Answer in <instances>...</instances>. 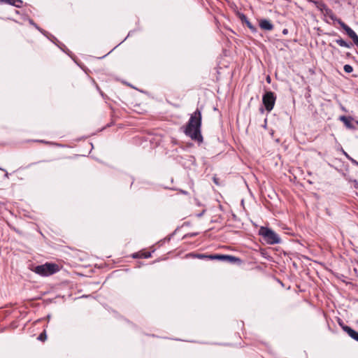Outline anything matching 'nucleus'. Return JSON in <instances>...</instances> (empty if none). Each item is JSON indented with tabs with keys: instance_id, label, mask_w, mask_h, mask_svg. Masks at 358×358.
I'll list each match as a JSON object with an SVG mask.
<instances>
[{
	"instance_id": "obj_1",
	"label": "nucleus",
	"mask_w": 358,
	"mask_h": 358,
	"mask_svg": "<svg viewBox=\"0 0 358 358\" xmlns=\"http://www.w3.org/2000/svg\"><path fill=\"white\" fill-rule=\"evenodd\" d=\"M201 112L197 108L190 116V118L184 129L186 136L191 139L202 142L203 137L201 134Z\"/></svg>"
},
{
	"instance_id": "obj_2",
	"label": "nucleus",
	"mask_w": 358,
	"mask_h": 358,
	"mask_svg": "<svg viewBox=\"0 0 358 358\" xmlns=\"http://www.w3.org/2000/svg\"><path fill=\"white\" fill-rule=\"evenodd\" d=\"M258 234L267 244L275 245L281 242L280 236L270 228L261 227Z\"/></svg>"
},
{
	"instance_id": "obj_3",
	"label": "nucleus",
	"mask_w": 358,
	"mask_h": 358,
	"mask_svg": "<svg viewBox=\"0 0 358 358\" xmlns=\"http://www.w3.org/2000/svg\"><path fill=\"white\" fill-rule=\"evenodd\" d=\"M59 271V267L54 263H45L35 267L34 272L42 276H48Z\"/></svg>"
},
{
	"instance_id": "obj_4",
	"label": "nucleus",
	"mask_w": 358,
	"mask_h": 358,
	"mask_svg": "<svg viewBox=\"0 0 358 358\" xmlns=\"http://www.w3.org/2000/svg\"><path fill=\"white\" fill-rule=\"evenodd\" d=\"M276 96L271 91H267L264 93L262 97V102L268 112H271L275 105Z\"/></svg>"
},
{
	"instance_id": "obj_5",
	"label": "nucleus",
	"mask_w": 358,
	"mask_h": 358,
	"mask_svg": "<svg viewBox=\"0 0 358 358\" xmlns=\"http://www.w3.org/2000/svg\"><path fill=\"white\" fill-rule=\"evenodd\" d=\"M197 257L200 259H216V260H228L230 262H235L236 261H238L239 259L236 258L235 257L231 256V255H198Z\"/></svg>"
},
{
	"instance_id": "obj_6",
	"label": "nucleus",
	"mask_w": 358,
	"mask_h": 358,
	"mask_svg": "<svg viewBox=\"0 0 358 358\" xmlns=\"http://www.w3.org/2000/svg\"><path fill=\"white\" fill-rule=\"evenodd\" d=\"M343 330L346 332L352 338L358 341V332L352 329L348 326L343 325L341 323H339Z\"/></svg>"
},
{
	"instance_id": "obj_7",
	"label": "nucleus",
	"mask_w": 358,
	"mask_h": 358,
	"mask_svg": "<svg viewBox=\"0 0 358 358\" xmlns=\"http://www.w3.org/2000/svg\"><path fill=\"white\" fill-rule=\"evenodd\" d=\"M259 27L262 29L266 31H271L273 29V24L266 19H262L259 21Z\"/></svg>"
},
{
	"instance_id": "obj_8",
	"label": "nucleus",
	"mask_w": 358,
	"mask_h": 358,
	"mask_svg": "<svg viewBox=\"0 0 358 358\" xmlns=\"http://www.w3.org/2000/svg\"><path fill=\"white\" fill-rule=\"evenodd\" d=\"M338 24L345 31L346 34L352 38L356 36L357 34L342 20H338Z\"/></svg>"
},
{
	"instance_id": "obj_9",
	"label": "nucleus",
	"mask_w": 358,
	"mask_h": 358,
	"mask_svg": "<svg viewBox=\"0 0 358 358\" xmlns=\"http://www.w3.org/2000/svg\"><path fill=\"white\" fill-rule=\"evenodd\" d=\"M338 24L345 31L346 34L352 38L356 36L357 34L342 20H338Z\"/></svg>"
},
{
	"instance_id": "obj_10",
	"label": "nucleus",
	"mask_w": 358,
	"mask_h": 358,
	"mask_svg": "<svg viewBox=\"0 0 358 358\" xmlns=\"http://www.w3.org/2000/svg\"><path fill=\"white\" fill-rule=\"evenodd\" d=\"M322 13L326 16L329 17L331 20L336 22L338 23V20H341L339 18H337L336 16L334 15V12L329 8L328 7L326 8L324 10V12H322Z\"/></svg>"
},
{
	"instance_id": "obj_11",
	"label": "nucleus",
	"mask_w": 358,
	"mask_h": 358,
	"mask_svg": "<svg viewBox=\"0 0 358 358\" xmlns=\"http://www.w3.org/2000/svg\"><path fill=\"white\" fill-rule=\"evenodd\" d=\"M1 3H8L15 7L20 8L22 3L21 0H0Z\"/></svg>"
},
{
	"instance_id": "obj_12",
	"label": "nucleus",
	"mask_w": 358,
	"mask_h": 358,
	"mask_svg": "<svg viewBox=\"0 0 358 358\" xmlns=\"http://www.w3.org/2000/svg\"><path fill=\"white\" fill-rule=\"evenodd\" d=\"M340 120L344 123V124L348 128H350V129L353 128V126L352 125V123H351L352 118L350 117L341 116L340 117Z\"/></svg>"
},
{
	"instance_id": "obj_13",
	"label": "nucleus",
	"mask_w": 358,
	"mask_h": 358,
	"mask_svg": "<svg viewBox=\"0 0 358 358\" xmlns=\"http://www.w3.org/2000/svg\"><path fill=\"white\" fill-rule=\"evenodd\" d=\"M336 42L338 45H340L341 47H345L347 48H350L352 45L351 43H348L341 38L338 39H336Z\"/></svg>"
},
{
	"instance_id": "obj_14",
	"label": "nucleus",
	"mask_w": 358,
	"mask_h": 358,
	"mask_svg": "<svg viewBox=\"0 0 358 358\" xmlns=\"http://www.w3.org/2000/svg\"><path fill=\"white\" fill-rule=\"evenodd\" d=\"M315 5L316 8L322 12H324V9L327 8V5L324 3L322 1H315Z\"/></svg>"
},
{
	"instance_id": "obj_15",
	"label": "nucleus",
	"mask_w": 358,
	"mask_h": 358,
	"mask_svg": "<svg viewBox=\"0 0 358 358\" xmlns=\"http://www.w3.org/2000/svg\"><path fill=\"white\" fill-rule=\"evenodd\" d=\"M243 18H244V20L248 26V27L252 31V32H255L257 29L255 27H254L252 23L247 19V17L243 15Z\"/></svg>"
},
{
	"instance_id": "obj_16",
	"label": "nucleus",
	"mask_w": 358,
	"mask_h": 358,
	"mask_svg": "<svg viewBox=\"0 0 358 358\" xmlns=\"http://www.w3.org/2000/svg\"><path fill=\"white\" fill-rule=\"evenodd\" d=\"M343 69H344L345 72H346L348 73H350L352 72V71H353L352 66H350V64H345L343 66Z\"/></svg>"
},
{
	"instance_id": "obj_17",
	"label": "nucleus",
	"mask_w": 358,
	"mask_h": 358,
	"mask_svg": "<svg viewBox=\"0 0 358 358\" xmlns=\"http://www.w3.org/2000/svg\"><path fill=\"white\" fill-rule=\"evenodd\" d=\"M47 338L45 331H43L38 337V340L41 341H45Z\"/></svg>"
},
{
	"instance_id": "obj_18",
	"label": "nucleus",
	"mask_w": 358,
	"mask_h": 358,
	"mask_svg": "<svg viewBox=\"0 0 358 358\" xmlns=\"http://www.w3.org/2000/svg\"><path fill=\"white\" fill-rule=\"evenodd\" d=\"M343 154L345 155V156L348 159H350L353 163H355V164H357V165H358V162H356L355 160H354L353 159H352V158H351V157L348 155V153H347V152H345V151H343Z\"/></svg>"
},
{
	"instance_id": "obj_19",
	"label": "nucleus",
	"mask_w": 358,
	"mask_h": 358,
	"mask_svg": "<svg viewBox=\"0 0 358 358\" xmlns=\"http://www.w3.org/2000/svg\"><path fill=\"white\" fill-rule=\"evenodd\" d=\"M352 39L355 44L358 46V36L356 35V36L353 37Z\"/></svg>"
},
{
	"instance_id": "obj_20",
	"label": "nucleus",
	"mask_w": 358,
	"mask_h": 358,
	"mask_svg": "<svg viewBox=\"0 0 358 358\" xmlns=\"http://www.w3.org/2000/svg\"><path fill=\"white\" fill-rule=\"evenodd\" d=\"M34 26L38 29L39 30L41 33L44 34V31L43 29H41V28H39L36 24H34Z\"/></svg>"
},
{
	"instance_id": "obj_21",
	"label": "nucleus",
	"mask_w": 358,
	"mask_h": 358,
	"mask_svg": "<svg viewBox=\"0 0 358 358\" xmlns=\"http://www.w3.org/2000/svg\"><path fill=\"white\" fill-rule=\"evenodd\" d=\"M354 187L355 189H358V181H357V180L354 181Z\"/></svg>"
},
{
	"instance_id": "obj_22",
	"label": "nucleus",
	"mask_w": 358,
	"mask_h": 358,
	"mask_svg": "<svg viewBox=\"0 0 358 358\" xmlns=\"http://www.w3.org/2000/svg\"><path fill=\"white\" fill-rule=\"evenodd\" d=\"M282 34H283L284 35H287V34H288V29H284L282 30Z\"/></svg>"
},
{
	"instance_id": "obj_23",
	"label": "nucleus",
	"mask_w": 358,
	"mask_h": 358,
	"mask_svg": "<svg viewBox=\"0 0 358 358\" xmlns=\"http://www.w3.org/2000/svg\"><path fill=\"white\" fill-rule=\"evenodd\" d=\"M204 213H205V210H203L201 213L198 214L197 216L198 217H201L203 215Z\"/></svg>"
},
{
	"instance_id": "obj_24",
	"label": "nucleus",
	"mask_w": 358,
	"mask_h": 358,
	"mask_svg": "<svg viewBox=\"0 0 358 358\" xmlns=\"http://www.w3.org/2000/svg\"><path fill=\"white\" fill-rule=\"evenodd\" d=\"M29 23L32 25H34V24H35L32 20H29Z\"/></svg>"
},
{
	"instance_id": "obj_25",
	"label": "nucleus",
	"mask_w": 358,
	"mask_h": 358,
	"mask_svg": "<svg viewBox=\"0 0 358 358\" xmlns=\"http://www.w3.org/2000/svg\"><path fill=\"white\" fill-rule=\"evenodd\" d=\"M270 80H271L270 77L268 76L267 78H266L267 82L270 83Z\"/></svg>"
},
{
	"instance_id": "obj_26",
	"label": "nucleus",
	"mask_w": 358,
	"mask_h": 358,
	"mask_svg": "<svg viewBox=\"0 0 358 358\" xmlns=\"http://www.w3.org/2000/svg\"><path fill=\"white\" fill-rule=\"evenodd\" d=\"M5 177L8 178V173L7 172H6Z\"/></svg>"
},
{
	"instance_id": "obj_27",
	"label": "nucleus",
	"mask_w": 358,
	"mask_h": 358,
	"mask_svg": "<svg viewBox=\"0 0 358 358\" xmlns=\"http://www.w3.org/2000/svg\"><path fill=\"white\" fill-rule=\"evenodd\" d=\"M150 256V254H147V255L145 256V257H149Z\"/></svg>"
}]
</instances>
